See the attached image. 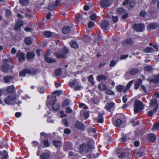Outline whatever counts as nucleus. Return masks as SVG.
<instances>
[{"instance_id": "obj_1", "label": "nucleus", "mask_w": 159, "mask_h": 159, "mask_svg": "<svg viewBox=\"0 0 159 159\" xmlns=\"http://www.w3.org/2000/svg\"><path fill=\"white\" fill-rule=\"evenodd\" d=\"M133 107L134 114H136L141 111L144 108L143 103L138 99H136L134 100Z\"/></svg>"}, {"instance_id": "obj_2", "label": "nucleus", "mask_w": 159, "mask_h": 159, "mask_svg": "<svg viewBox=\"0 0 159 159\" xmlns=\"http://www.w3.org/2000/svg\"><path fill=\"white\" fill-rule=\"evenodd\" d=\"M3 61L4 63L1 66L0 69L3 73H7L8 72L10 64L12 63V61L11 59H3Z\"/></svg>"}, {"instance_id": "obj_3", "label": "nucleus", "mask_w": 159, "mask_h": 159, "mask_svg": "<svg viewBox=\"0 0 159 159\" xmlns=\"http://www.w3.org/2000/svg\"><path fill=\"white\" fill-rule=\"evenodd\" d=\"M37 73V70L36 68H32L31 70L25 68L19 72V75L20 76L25 77L26 76L27 74L35 75Z\"/></svg>"}, {"instance_id": "obj_4", "label": "nucleus", "mask_w": 159, "mask_h": 159, "mask_svg": "<svg viewBox=\"0 0 159 159\" xmlns=\"http://www.w3.org/2000/svg\"><path fill=\"white\" fill-rule=\"evenodd\" d=\"M17 98V94L14 93L8 96L4 100V102L7 105H12L15 103Z\"/></svg>"}, {"instance_id": "obj_5", "label": "nucleus", "mask_w": 159, "mask_h": 159, "mask_svg": "<svg viewBox=\"0 0 159 159\" xmlns=\"http://www.w3.org/2000/svg\"><path fill=\"white\" fill-rule=\"evenodd\" d=\"M51 154V152L48 150L43 151L40 156V159H49Z\"/></svg>"}, {"instance_id": "obj_6", "label": "nucleus", "mask_w": 159, "mask_h": 159, "mask_svg": "<svg viewBox=\"0 0 159 159\" xmlns=\"http://www.w3.org/2000/svg\"><path fill=\"white\" fill-rule=\"evenodd\" d=\"M92 147L91 145L84 144L80 146V149L83 152H88L91 150Z\"/></svg>"}, {"instance_id": "obj_7", "label": "nucleus", "mask_w": 159, "mask_h": 159, "mask_svg": "<svg viewBox=\"0 0 159 159\" xmlns=\"http://www.w3.org/2000/svg\"><path fill=\"white\" fill-rule=\"evenodd\" d=\"M144 26V25L142 23H135L133 25L132 27L136 31L142 32L143 31Z\"/></svg>"}, {"instance_id": "obj_8", "label": "nucleus", "mask_w": 159, "mask_h": 159, "mask_svg": "<svg viewBox=\"0 0 159 159\" xmlns=\"http://www.w3.org/2000/svg\"><path fill=\"white\" fill-rule=\"evenodd\" d=\"M116 154L119 158H124L125 157V150L123 148L118 149L116 150Z\"/></svg>"}, {"instance_id": "obj_9", "label": "nucleus", "mask_w": 159, "mask_h": 159, "mask_svg": "<svg viewBox=\"0 0 159 159\" xmlns=\"http://www.w3.org/2000/svg\"><path fill=\"white\" fill-rule=\"evenodd\" d=\"M147 80L150 83L158 84L159 82V74L153 75L152 78L147 79Z\"/></svg>"}, {"instance_id": "obj_10", "label": "nucleus", "mask_w": 159, "mask_h": 159, "mask_svg": "<svg viewBox=\"0 0 159 159\" xmlns=\"http://www.w3.org/2000/svg\"><path fill=\"white\" fill-rule=\"evenodd\" d=\"M110 25L109 21L107 20H103L101 24V28L104 30H106Z\"/></svg>"}, {"instance_id": "obj_11", "label": "nucleus", "mask_w": 159, "mask_h": 159, "mask_svg": "<svg viewBox=\"0 0 159 159\" xmlns=\"http://www.w3.org/2000/svg\"><path fill=\"white\" fill-rule=\"evenodd\" d=\"M75 126L76 129L82 131H84L85 129V126L83 124L79 121H77L75 122Z\"/></svg>"}, {"instance_id": "obj_12", "label": "nucleus", "mask_w": 159, "mask_h": 159, "mask_svg": "<svg viewBox=\"0 0 159 159\" xmlns=\"http://www.w3.org/2000/svg\"><path fill=\"white\" fill-rule=\"evenodd\" d=\"M100 3L101 8L108 7L111 5V0H101Z\"/></svg>"}, {"instance_id": "obj_13", "label": "nucleus", "mask_w": 159, "mask_h": 159, "mask_svg": "<svg viewBox=\"0 0 159 159\" xmlns=\"http://www.w3.org/2000/svg\"><path fill=\"white\" fill-rule=\"evenodd\" d=\"M16 56L18 58L19 61L21 62L22 61H24L25 59V54L21 51H18L16 53Z\"/></svg>"}, {"instance_id": "obj_14", "label": "nucleus", "mask_w": 159, "mask_h": 159, "mask_svg": "<svg viewBox=\"0 0 159 159\" xmlns=\"http://www.w3.org/2000/svg\"><path fill=\"white\" fill-rule=\"evenodd\" d=\"M127 5L128 6L129 9H130L134 6L135 3L133 1H131L129 0H125L123 2L122 5L125 6Z\"/></svg>"}, {"instance_id": "obj_15", "label": "nucleus", "mask_w": 159, "mask_h": 159, "mask_svg": "<svg viewBox=\"0 0 159 159\" xmlns=\"http://www.w3.org/2000/svg\"><path fill=\"white\" fill-rule=\"evenodd\" d=\"M6 91L8 93L11 94L16 93L15 88L13 85L7 86Z\"/></svg>"}, {"instance_id": "obj_16", "label": "nucleus", "mask_w": 159, "mask_h": 159, "mask_svg": "<svg viewBox=\"0 0 159 159\" xmlns=\"http://www.w3.org/2000/svg\"><path fill=\"white\" fill-rule=\"evenodd\" d=\"M8 152L6 150H3L1 152L0 150V159H9Z\"/></svg>"}, {"instance_id": "obj_17", "label": "nucleus", "mask_w": 159, "mask_h": 159, "mask_svg": "<svg viewBox=\"0 0 159 159\" xmlns=\"http://www.w3.org/2000/svg\"><path fill=\"white\" fill-rule=\"evenodd\" d=\"M23 25V21L20 19L18 20L17 22L15 25L14 29L15 30L19 31L20 30L21 27Z\"/></svg>"}, {"instance_id": "obj_18", "label": "nucleus", "mask_w": 159, "mask_h": 159, "mask_svg": "<svg viewBox=\"0 0 159 159\" xmlns=\"http://www.w3.org/2000/svg\"><path fill=\"white\" fill-rule=\"evenodd\" d=\"M119 114L117 115L118 118L113 122L114 125L116 127H119L123 123V121L122 119H120L119 116Z\"/></svg>"}, {"instance_id": "obj_19", "label": "nucleus", "mask_w": 159, "mask_h": 159, "mask_svg": "<svg viewBox=\"0 0 159 159\" xmlns=\"http://www.w3.org/2000/svg\"><path fill=\"white\" fill-rule=\"evenodd\" d=\"M73 144L70 142H66L65 143L64 146V149L68 150L72 149Z\"/></svg>"}, {"instance_id": "obj_20", "label": "nucleus", "mask_w": 159, "mask_h": 159, "mask_svg": "<svg viewBox=\"0 0 159 159\" xmlns=\"http://www.w3.org/2000/svg\"><path fill=\"white\" fill-rule=\"evenodd\" d=\"M14 78L13 76L10 75H8L4 76L3 79L4 82L6 84H7L10 82Z\"/></svg>"}, {"instance_id": "obj_21", "label": "nucleus", "mask_w": 159, "mask_h": 159, "mask_svg": "<svg viewBox=\"0 0 159 159\" xmlns=\"http://www.w3.org/2000/svg\"><path fill=\"white\" fill-rule=\"evenodd\" d=\"M114 106L115 103L112 102L109 103H107L105 108L107 111H110L114 108Z\"/></svg>"}, {"instance_id": "obj_22", "label": "nucleus", "mask_w": 159, "mask_h": 159, "mask_svg": "<svg viewBox=\"0 0 159 159\" xmlns=\"http://www.w3.org/2000/svg\"><path fill=\"white\" fill-rule=\"evenodd\" d=\"M157 110L158 105L153 108L152 110L149 111L147 113V116L148 117L152 116L154 115V114L157 112Z\"/></svg>"}, {"instance_id": "obj_23", "label": "nucleus", "mask_w": 159, "mask_h": 159, "mask_svg": "<svg viewBox=\"0 0 159 159\" xmlns=\"http://www.w3.org/2000/svg\"><path fill=\"white\" fill-rule=\"evenodd\" d=\"M148 140L151 142H153L156 140V137L155 134L152 133L150 134L148 136Z\"/></svg>"}, {"instance_id": "obj_24", "label": "nucleus", "mask_w": 159, "mask_h": 159, "mask_svg": "<svg viewBox=\"0 0 159 159\" xmlns=\"http://www.w3.org/2000/svg\"><path fill=\"white\" fill-rule=\"evenodd\" d=\"M62 31L64 34H68L69 33L70 31V27L68 25H65L64 26L62 29Z\"/></svg>"}, {"instance_id": "obj_25", "label": "nucleus", "mask_w": 159, "mask_h": 159, "mask_svg": "<svg viewBox=\"0 0 159 159\" xmlns=\"http://www.w3.org/2000/svg\"><path fill=\"white\" fill-rule=\"evenodd\" d=\"M69 45L71 48L74 49L78 48L79 47V45L77 42L73 40H72L69 42Z\"/></svg>"}, {"instance_id": "obj_26", "label": "nucleus", "mask_w": 159, "mask_h": 159, "mask_svg": "<svg viewBox=\"0 0 159 159\" xmlns=\"http://www.w3.org/2000/svg\"><path fill=\"white\" fill-rule=\"evenodd\" d=\"M35 56V54L33 52H27L26 57L27 60H29L33 58Z\"/></svg>"}, {"instance_id": "obj_27", "label": "nucleus", "mask_w": 159, "mask_h": 159, "mask_svg": "<svg viewBox=\"0 0 159 159\" xmlns=\"http://www.w3.org/2000/svg\"><path fill=\"white\" fill-rule=\"evenodd\" d=\"M122 43L124 45H132L134 43V41L130 38H127L123 40Z\"/></svg>"}, {"instance_id": "obj_28", "label": "nucleus", "mask_w": 159, "mask_h": 159, "mask_svg": "<svg viewBox=\"0 0 159 159\" xmlns=\"http://www.w3.org/2000/svg\"><path fill=\"white\" fill-rule=\"evenodd\" d=\"M142 83V81L140 78L138 79L134 83V88L137 89Z\"/></svg>"}, {"instance_id": "obj_29", "label": "nucleus", "mask_w": 159, "mask_h": 159, "mask_svg": "<svg viewBox=\"0 0 159 159\" xmlns=\"http://www.w3.org/2000/svg\"><path fill=\"white\" fill-rule=\"evenodd\" d=\"M54 56L57 57V59L64 58L65 59L66 57V56L62 53L59 52H55L53 53Z\"/></svg>"}, {"instance_id": "obj_30", "label": "nucleus", "mask_w": 159, "mask_h": 159, "mask_svg": "<svg viewBox=\"0 0 159 159\" xmlns=\"http://www.w3.org/2000/svg\"><path fill=\"white\" fill-rule=\"evenodd\" d=\"M52 144L53 146L56 148H59L61 147L62 143L59 140H52Z\"/></svg>"}, {"instance_id": "obj_31", "label": "nucleus", "mask_w": 159, "mask_h": 159, "mask_svg": "<svg viewBox=\"0 0 159 159\" xmlns=\"http://www.w3.org/2000/svg\"><path fill=\"white\" fill-rule=\"evenodd\" d=\"M52 99L49 102H48L47 103V105L48 106L50 105L52 106V107L53 106H54L56 102L57 101L56 97L55 96L53 98H52Z\"/></svg>"}, {"instance_id": "obj_32", "label": "nucleus", "mask_w": 159, "mask_h": 159, "mask_svg": "<svg viewBox=\"0 0 159 159\" xmlns=\"http://www.w3.org/2000/svg\"><path fill=\"white\" fill-rule=\"evenodd\" d=\"M139 71V70L137 68L131 69L129 71V74L131 75H133L136 74Z\"/></svg>"}, {"instance_id": "obj_33", "label": "nucleus", "mask_w": 159, "mask_h": 159, "mask_svg": "<svg viewBox=\"0 0 159 159\" xmlns=\"http://www.w3.org/2000/svg\"><path fill=\"white\" fill-rule=\"evenodd\" d=\"M107 79V76L103 75H98L97 77V80L98 81H100L102 80L105 81Z\"/></svg>"}, {"instance_id": "obj_34", "label": "nucleus", "mask_w": 159, "mask_h": 159, "mask_svg": "<svg viewBox=\"0 0 159 159\" xmlns=\"http://www.w3.org/2000/svg\"><path fill=\"white\" fill-rule=\"evenodd\" d=\"M40 142L41 143H43L44 147L47 148L50 146L49 141L48 139H44V140L41 139L40 141Z\"/></svg>"}, {"instance_id": "obj_35", "label": "nucleus", "mask_w": 159, "mask_h": 159, "mask_svg": "<svg viewBox=\"0 0 159 159\" xmlns=\"http://www.w3.org/2000/svg\"><path fill=\"white\" fill-rule=\"evenodd\" d=\"M25 43L27 45H30L31 44L32 41L31 38L30 37H26L24 40Z\"/></svg>"}, {"instance_id": "obj_36", "label": "nucleus", "mask_w": 159, "mask_h": 159, "mask_svg": "<svg viewBox=\"0 0 159 159\" xmlns=\"http://www.w3.org/2000/svg\"><path fill=\"white\" fill-rule=\"evenodd\" d=\"M157 24L156 23H153L150 24L148 25V27L151 30H154L158 27Z\"/></svg>"}, {"instance_id": "obj_37", "label": "nucleus", "mask_w": 159, "mask_h": 159, "mask_svg": "<svg viewBox=\"0 0 159 159\" xmlns=\"http://www.w3.org/2000/svg\"><path fill=\"white\" fill-rule=\"evenodd\" d=\"M150 102L151 103H150V105L151 107L154 106L156 107L157 105H158V104L157 103V101L156 99H151Z\"/></svg>"}, {"instance_id": "obj_38", "label": "nucleus", "mask_w": 159, "mask_h": 159, "mask_svg": "<svg viewBox=\"0 0 159 159\" xmlns=\"http://www.w3.org/2000/svg\"><path fill=\"white\" fill-rule=\"evenodd\" d=\"M104 122L103 115L101 113H99L98 117L97 122L102 123Z\"/></svg>"}, {"instance_id": "obj_39", "label": "nucleus", "mask_w": 159, "mask_h": 159, "mask_svg": "<svg viewBox=\"0 0 159 159\" xmlns=\"http://www.w3.org/2000/svg\"><path fill=\"white\" fill-rule=\"evenodd\" d=\"M80 115H83L84 116L85 119H87L88 118L89 116V113L88 112H84L83 111H81L80 112Z\"/></svg>"}, {"instance_id": "obj_40", "label": "nucleus", "mask_w": 159, "mask_h": 159, "mask_svg": "<svg viewBox=\"0 0 159 159\" xmlns=\"http://www.w3.org/2000/svg\"><path fill=\"white\" fill-rule=\"evenodd\" d=\"M117 91L119 92H122L124 89V86L122 85H118L116 86Z\"/></svg>"}, {"instance_id": "obj_41", "label": "nucleus", "mask_w": 159, "mask_h": 159, "mask_svg": "<svg viewBox=\"0 0 159 159\" xmlns=\"http://www.w3.org/2000/svg\"><path fill=\"white\" fill-rule=\"evenodd\" d=\"M98 88L100 90H106L107 89V87L105 84H100L98 86Z\"/></svg>"}, {"instance_id": "obj_42", "label": "nucleus", "mask_w": 159, "mask_h": 159, "mask_svg": "<svg viewBox=\"0 0 159 159\" xmlns=\"http://www.w3.org/2000/svg\"><path fill=\"white\" fill-rule=\"evenodd\" d=\"M20 4L22 6L28 5L29 3V0H19Z\"/></svg>"}, {"instance_id": "obj_43", "label": "nucleus", "mask_w": 159, "mask_h": 159, "mask_svg": "<svg viewBox=\"0 0 159 159\" xmlns=\"http://www.w3.org/2000/svg\"><path fill=\"white\" fill-rule=\"evenodd\" d=\"M45 61L49 63H51L53 62H57V61L51 58L50 57L46 58L44 59Z\"/></svg>"}, {"instance_id": "obj_44", "label": "nucleus", "mask_w": 159, "mask_h": 159, "mask_svg": "<svg viewBox=\"0 0 159 159\" xmlns=\"http://www.w3.org/2000/svg\"><path fill=\"white\" fill-rule=\"evenodd\" d=\"M153 69V68L150 65H147L145 66L144 67V70L146 71H150Z\"/></svg>"}, {"instance_id": "obj_45", "label": "nucleus", "mask_w": 159, "mask_h": 159, "mask_svg": "<svg viewBox=\"0 0 159 159\" xmlns=\"http://www.w3.org/2000/svg\"><path fill=\"white\" fill-rule=\"evenodd\" d=\"M153 49L150 47H147L144 49V52L146 53H149L153 52Z\"/></svg>"}, {"instance_id": "obj_46", "label": "nucleus", "mask_w": 159, "mask_h": 159, "mask_svg": "<svg viewBox=\"0 0 159 159\" xmlns=\"http://www.w3.org/2000/svg\"><path fill=\"white\" fill-rule=\"evenodd\" d=\"M88 81L91 83L92 85H94V83L93 81L94 80L93 75H90L88 77Z\"/></svg>"}, {"instance_id": "obj_47", "label": "nucleus", "mask_w": 159, "mask_h": 159, "mask_svg": "<svg viewBox=\"0 0 159 159\" xmlns=\"http://www.w3.org/2000/svg\"><path fill=\"white\" fill-rule=\"evenodd\" d=\"M62 54H64L65 56L69 53V50L68 48H66V47H64V48H62L61 50Z\"/></svg>"}, {"instance_id": "obj_48", "label": "nucleus", "mask_w": 159, "mask_h": 159, "mask_svg": "<svg viewBox=\"0 0 159 159\" xmlns=\"http://www.w3.org/2000/svg\"><path fill=\"white\" fill-rule=\"evenodd\" d=\"M53 110L55 111H58L60 109V106L59 104H55L52 107Z\"/></svg>"}, {"instance_id": "obj_49", "label": "nucleus", "mask_w": 159, "mask_h": 159, "mask_svg": "<svg viewBox=\"0 0 159 159\" xmlns=\"http://www.w3.org/2000/svg\"><path fill=\"white\" fill-rule=\"evenodd\" d=\"M101 37L99 36H97L94 40V42L97 43H98L101 41Z\"/></svg>"}, {"instance_id": "obj_50", "label": "nucleus", "mask_w": 159, "mask_h": 159, "mask_svg": "<svg viewBox=\"0 0 159 159\" xmlns=\"http://www.w3.org/2000/svg\"><path fill=\"white\" fill-rule=\"evenodd\" d=\"M69 104V102L68 99L65 100L62 103L61 106L62 107H65Z\"/></svg>"}, {"instance_id": "obj_51", "label": "nucleus", "mask_w": 159, "mask_h": 159, "mask_svg": "<svg viewBox=\"0 0 159 159\" xmlns=\"http://www.w3.org/2000/svg\"><path fill=\"white\" fill-rule=\"evenodd\" d=\"M62 70L61 68H58L56 70L55 74L56 76H59L61 73Z\"/></svg>"}, {"instance_id": "obj_52", "label": "nucleus", "mask_w": 159, "mask_h": 159, "mask_svg": "<svg viewBox=\"0 0 159 159\" xmlns=\"http://www.w3.org/2000/svg\"><path fill=\"white\" fill-rule=\"evenodd\" d=\"M44 35L47 38L50 37L52 35L51 32L48 31H45L44 32Z\"/></svg>"}, {"instance_id": "obj_53", "label": "nucleus", "mask_w": 159, "mask_h": 159, "mask_svg": "<svg viewBox=\"0 0 159 159\" xmlns=\"http://www.w3.org/2000/svg\"><path fill=\"white\" fill-rule=\"evenodd\" d=\"M117 11L120 14H122L125 12V9L122 8H118Z\"/></svg>"}, {"instance_id": "obj_54", "label": "nucleus", "mask_w": 159, "mask_h": 159, "mask_svg": "<svg viewBox=\"0 0 159 159\" xmlns=\"http://www.w3.org/2000/svg\"><path fill=\"white\" fill-rule=\"evenodd\" d=\"M56 7L54 4L53 3L51 5H49L48 8V10L52 11L54 10Z\"/></svg>"}, {"instance_id": "obj_55", "label": "nucleus", "mask_w": 159, "mask_h": 159, "mask_svg": "<svg viewBox=\"0 0 159 159\" xmlns=\"http://www.w3.org/2000/svg\"><path fill=\"white\" fill-rule=\"evenodd\" d=\"M38 90L40 93H43L45 91V88L43 87H41L38 88Z\"/></svg>"}, {"instance_id": "obj_56", "label": "nucleus", "mask_w": 159, "mask_h": 159, "mask_svg": "<svg viewBox=\"0 0 159 159\" xmlns=\"http://www.w3.org/2000/svg\"><path fill=\"white\" fill-rule=\"evenodd\" d=\"M82 88L81 86L79 85H77L74 88V90L75 91H76L77 90H80Z\"/></svg>"}, {"instance_id": "obj_57", "label": "nucleus", "mask_w": 159, "mask_h": 159, "mask_svg": "<svg viewBox=\"0 0 159 159\" xmlns=\"http://www.w3.org/2000/svg\"><path fill=\"white\" fill-rule=\"evenodd\" d=\"M106 94L113 95L115 94V93L111 90L108 89L107 90L106 92Z\"/></svg>"}, {"instance_id": "obj_58", "label": "nucleus", "mask_w": 159, "mask_h": 159, "mask_svg": "<svg viewBox=\"0 0 159 159\" xmlns=\"http://www.w3.org/2000/svg\"><path fill=\"white\" fill-rule=\"evenodd\" d=\"M76 82V80H73L70 82L68 84L70 87H72L75 84Z\"/></svg>"}, {"instance_id": "obj_59", "label": "nucleus", "mask_w": 159, "mask_h": 159, "mask_svg": "<svg viewBox=\"0 0 159 159\" xmlns=\"http://www.w3.org/2000/svg\"><path fill=\"white\" fill-rule=\"evenodd\" d=\"M153 128L157 130H158L159 129V123L157 122L154 124L153 125Z\"/></svg>"}, {"instance_id": "obj_60", "label": "nucleus", "mask_w": 159, "mask_h": 159, "mask_svg": "<svg viewBox=\"0 0 159 159\" xmlns=\"http://www.w3.org/2000/svg\"><path fill=\"white\" fill-rule=\"evenodd\" d=\"M117 61H115L113 60H112L110 61V66L111 67L114 66L116 64Z\"/></svg>"}, {"instance_id": "obj_61", "label": "nucleus", "mask_w": 159, "mask_h": 159, "mask_svg": "<svg viewBox=\"0 0 159 159\" xmlns=\"http://www.w3.org/2000/svg\"><path fill=\"white\" fill-rule=\"evenodd\" d=\"M134 81L133 80H131L127 84L125 87L127 88H128L129 89L130 88V87L133 84Z\"/></svg>"}, {"instance_id": "obj_62", "label": "nucleus", "mask_w": 159, "mask_h": 159, "mask_svg": "<svg viewBox=\"0 0 159 159\" xmlns=\"http://www.w3.org/2000/svg\"><path fill=\"white\" fill-rule=\"evenodd\" d=\"M94 24L92 21H90L88 24V26L89 28H91L93 27Z\"/></svg>"}, {"instance_id": "obj_63", "label": "nucleus", "mask_w": 159, "mask_h": 159, "mask_svg": "<svg viewBox=\"0 0 159 159\" xmlns=\"http://www.w3.org/2000/svg\"><path fill=\"white\" fill-rule=\"evenodd\" d=\"M62 121L63 124L64 125L66 126H67L69 124L68 122V121L66 119H63L62 120Z\"/></svg>"}, {"instance_id": "obj_64", "label": "nucleus", "mask_w": 159, "mask_h": 159, "mask_svg": "<svg viewBox=\"0 0 159 159\" xmlns=\"http://www.w3.org/2000/svg\"><path fill=\"white\" fill-rule=\"evenodd\" d=\"M64 133L66 134H70L71 133V130L68 128H66L64 130Z\"/></svg>"}]
</instances>
